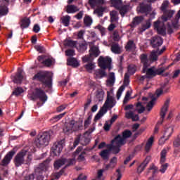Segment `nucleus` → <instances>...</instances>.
I'll return each mask as SVG.
<instances>
[{"label": "nucleus", "mask_w": 180, "mask_h": 180, "mask_svg": "<svg viewBox=\"0 0 180 180\" xmlns=\"http://www.w3.org/2000/svg\"><path fill=\"white\" fill-rule=\"evenodd\" d=\"M79 11V8L75 5L69 4L66 6L67 13H75V12H78Z\"/></svg>", "instance_id": "obj_31"}, {"label": "nucleus", "mask_w": 180, "mask_h": 180, "mask_svg": "<svg viewBox=\"0 0 180 180\" xmlns=\"http://www.w3.org/2000/svg\"><path fill=\"white\" fill-rule=\"evenodd\" d=\"M105 11H106V8L103 6H100L94 10V13L97 15L98 18H102V16H103V12H105Z\"/></svg>", "instance_id": "obj_36"}, {"label": "nucleus", "mask_w": 180, "mask_h": 180, "mask_svg": "<svg viewBox=\"0 0 180 180\" xmlns=\"http://www.w3.org/2000/svg\"><path fill=\"white\" fill-rule=\"evenodd\" d=\"M61 20H62L63 25H64L65 27H68L70 26V20H71V16L70 15L63 16L61 18Z\"/></svg>", "instance_id": "obj_43"}, {"label": "nucleus", "mask_w": 180, "mask_h": 180, "mask_svg": "<svg viewBox=\"0 0 180 180\" xmlns=\"http://www.w3.org/2000/svg\"><path fill=\"white\" fill-rule=\"evenodd\" d=\"M116 144V146H123L124 144V139L120 134L116 136L112 141L111 144Z\"/></svg>", "instance_id": "obj_25"}, {"label": "nucleus", "mask_w": 180, "mask_h": 180, "mask_svg": "<svg viewBox=\"0 0 180 180\" xmlns=\"http://www.w3.org/2000/svg\"><path fill=\"white\" fill-rule=\"evenodd\" d=\"M65 53L67 57H74V56H75V50L74 49H68Z\"/></svg>", "instance_id": "obj_56"}, {"label": "nucleus", "mask_w": 180, "mask_h": 180, "mask_svg": "<svg viewBox=\"0 0 180 180\" xmlns=\"http://www.w3.org/2000/svg\"><path fill=\"white\" fill-rule=\"evenodd\" d=\"M109 150L105 149L100 153V155L103 160H109Z\"/></svg>", "instance_id": "obj_46"}, {"label": "nucleus", "mask_w": 180, "mask_h": 180, "mask_svg": "<svg viewBox=\"0 0 180 180\" xmlns=\"http://www.w3.org/2000/svg\"><path fill=\"white\" fill-rule=\"evenodd\" d=\"M144 20V17L143 16H136L135 17L131 22V27H135V26H137L138 25H140V23H141V22H143Z\"/></svg>", "instance_id": "obj_32"}, {"label": "nucleus", "mask_w": 180, "mask_h": 180, "mask_svg": "<svg viewBox=\"0 0 180 180\" xmlns=\"http://www.w3.org/2000/svg\"><path fill=\"white\" fill-rule=\"evenodd\" d=\"M82 129V122L71 120L63 129L65 133H72V131H78Z\"/></svg>", "instance_id": "obj_7"}, {"label": "nucleus", "mask_w": 180, "mask_h": 180, "mask_svg": "<svg viewBox=\"0 0 180 180\" xmlns=\"http://www.w3.org/2000/svg\"><path fill=\"white\" fill-rule=\"evenodd\" d=\"M42 64H44L46 67H51V65L53 64V60L49 58L47 59H45L44 61H42Z\"/></svg>", "instance_id": "obj_57"}, {"label": "nucleus", "mask_w": 180, "mask_h": 180, "mask_svg": "<svg viewBox=\"0 0 180 180\" xmlns=\"http://www.w3.org/2000/svg\"><path fill=\"white\" fill-rule=\"evenodd\" d=\"M32 79L39 81L45 88H47L45 92H51V89H53V77L50 72L39 71L33 76Z\"/></svg>", "instance_id": "obj_2"}, {"label": "nucleus", "mask_w": 180, "mask_h": 180, "mask_svg": "<svg viewBox=\"0 0 180 180\" xmlns=\"http://www.w3.org/2000/svg\"><path fill=\"white\" fill-rule=\"evenodd\" d=\"M16 153H18V148L14 147L4 156V159L0 163V165H1V167H6V165H9L11 161H12V159Z\"/></svg>", "instance_id": "obj_11"}, {"label": "nucleus", "mask_w": 180, "mask_h": 180, "mask_svg": "<svg viewBox=\"0 0 180 180\" xmlns=\"http://www.w3.org/2000/svg\"><path fill=\"white\" fill-rule=\"evenodd\" d=\"M89 5H90L91 9H95L96 6H98L97 0H89Z\"/></svg>", "instance_id": "obj_61"}, {"label": "nucleus", "mask_w": 180, "mask_h": 180, "mask_svg": "<svg viewBox=\"0 0 180 180\" xmlns=\"http://www.w3.org/2000/svg\"><path fill=\"white\" fill-rule=\"evenodd\" d=\"M151 99L152 100L146 105L148 112H150L151 109L154 108V101H157V98H155L154 96H152Z\"/></svg>", "instance_id": "obj_42"}, {"label": "nucleus", "mask_w": 180, "mask_h": 180, "mask_svg": "<svg viewBox=\"0 0 180 180\" xmlns=\"http://www.w3.org/2000/svg\"><path fill=\"white\" fill-rule=\"evenodd\" d=\"M111 51H112L114 54H120V53H122V50L120 49V46H119V44L112 45Z\"/></svg>", "instance_id": "obj_44"}, {"label": "nucleus", "mask_w": 180, "mask_h": 180, "mask_svg": "<svg viewBox=\"0 0 180 180\" xmlns=\"http://www.w3.org/2000/svg\"><path fill=\"white\" fill-rule=\"evenodd\" d=\"M85 34V30H82L77 32V39L78 40H84V36Z\"/></svg>", "instance_id": "obj_59"}, {"label": "nucleus", "mask_w": 180, "mask_h": 180, "mask_svg": "<svg viewBox=\"0 0 180 180\" xmlns=\"http://www.w3.org/2000/svg\"><path fill=\"white\" fill-rule=\"evenodd\" d=\"M100 54L99 49L96 46L91 47L89 51V55L92 58L94 57H98Z\"/></svg>", "instance_id": "obj_35"}, {"label": "nucleus", "mask_w": 180, "mask_h": 180, "mask_svg": "<svg viewBox=\"0 0 180 180\" xmlns=\"http://www.w3.org/2000/svg\"><path fill=\"white\" fill-rule=\"evenodd\" d=\"M174 133V128L169 127L165 130L163 136L159 140V144H165L167 140L169 139V137L172 136Z\"/></svg>", "instance_id": "obj_14"}, {"label": "nucleus", "mask_w": 180, "mask_h": 180, "mask_svg": "<svg viewBox=\"0 0 180 180\" xmlns=\"http://www.w3.org/2000/svg\"><path fill=\"white\" fill-rule=\"evenodd\" d=\"M154 143V137L151 136L147 141L146 146H145V150L146 153H148L150 150L151 149V147H153V143Z\"/></svg>", "instance_id": "obj_39"}, {"label": "nucleus", "mask_w": 180, "mask_h": 180, "mask_svg": "<svg viewBox=\"0 0 180 180\" xmlns=\"http://www.w3.org/2000/svg\"><path fill=\"white\" fill-rule=\"evenodd\" d=\"M84 23L85 26H91L92 25V18L90 16H86L84 19Z\"/></svg>", "instance_id": "obj_54"}, {"label": "nucleus", "mask_w": 180, "mask_h": 180, "mask_svg": "<svg viewBox=\"0 0 180 180\" xmlns=\"http://www.w3.org/2000/svg\"><path fill=\"white\" fill-rule=\"evenodd\" d=\"M169 102H171V100H169V98H167L165 102L163 107L161 108V110H160V117L162 119L161 124H162V122H164L165 115H167V112H168V108L169 107Z\"/></svg>", "instance_id": "obj_18"}, {"label": "nucleus", "mask_w": 180, "mask_h": 180, "mask_svg": "<svg viewBox=\"0 0 180 180\" xmlns=\"http://www.w3.org/2000/svg\"><path fill=\"white\" fill-rule=\"evenodd\" d=\"M167 8H168V1H164L161 6V11L163 12V15L162 16L163 22L169 20L175 13L174 11L167 10Z\"/></svg>", "instance_id": "obj_9"}, {"label": "nucleus", "mask_w": 180, "mask_h": 180, "mask_svg": "<svg viewBox=\"0 0 180 180\" xmlns=\"http://www.w3.org/2000/svg\"><path fill=\"white\" fill-rule=\"evenodd\" d=\"M67 65L72 67L73 68H77L79 67V62H78L77 58L70 57L67 59Z\"/></svg>", "instance_id": "obj_23"}, {"label": "nucleus", "mask_w": 180, "mask_h": 180, "mask_svg": "<svg viewBox=\"0 0 180 180\" xmlns=\"http://www.w3.org/2000/svg\"><path fill=\"white\" fill-rule=\"evenodd\" d=\"M23 92L24 91L22 87H17L13 91L12 95H14L15 96H19V95L23 94Z\"/></svg>", "instance_id": "obj_50"}, {"label": "nucleus", "mask_w": 180, "mask_h": 180, "mask_svg": "<svg viewBox=\"0 0 180 180\" xmlns=\"http://www.w3.org/2000/svg\"><path fill=\"white\" fill-rule=\"evenodd\" d=\"M91 131H86L82 136H80V143L82 146H88L91 142Z\"/></svg>", "instance_id": "obj_17"}, {"label": "nucleus", "mask_w": 180, "mask_h": 180, "mask_svg": "<svg viewBox=\"0 0 180 180\" xmlns=\"http://www.w3.org/2000/svg\"><path fill=\"white\" fill-rule=\"evenodd\" d=\"M131 131L129 129H126L122 132V139H124V141L126 140V139H129V137H131Z\"/></svg>", "instance_id": "obj_47"}, {"label": "nucleus", "mask_w": 180, "mask_h": 180, "mask_svg": "<svg viewBox=\"0 0 180 180\" xmlns=\"http://www.w3.org/2000/svg\"><path fill=\"white\" fill-rule=\"evenodd\" d=\"M65 159H60L56 161H55L54 164H53V167L56 169H60V168H61V167H63V165H64L65 164Z\"/></svg>", "instance_id": "obj_37"}, {"label": "nucleus", "mask_w": 180, "mask_h": 180, "mask_svg": "<svg viewBox=\"0 0 180 180\" xmlns=\"http://www.w3.org/2000/svg\"><path fill=\"white\" fill-rule=\"evenodd\" d=\"M94 61V58H91V55L85 56L82 58V63L84 64H86L88 63H91Z\"/></svg>", "instance_id": "obj_52"}, {"label": "nucleus", "mask_w": 180, "mask_h": 180, "mask_svg": "<svg viewBox=\"0 0 180 180\" xmlns=\"http://www.w3.org/2000/svg\"><path fill=\"white\" fill-rule=\"evenodd\" d=\"M63 151V144L61 142H58V143H54L53 146L51 148V154L53 157H58L61 152Z\"/></svg>", "instance_id": "obj_13"}, {"label": "nucleus", "mask_w": 180, "mask_h": 180, "mask_svg": "<svg viewBox=\"0 0 180 180\" xmlns=\"http://www.w3.org/2000/svg\"><path fill=\"white\" fill-rule=\"evenodd\" d=\"M160 21H156L154 22V27L157 30L158 34H162V36H165V27L164 25L160 26Z\"/></svg>", "instance_id": "obj_22"}, {"label": "nucleus", "mask_w": 180, "mask_h": 180, "mask_svg": "<svg viewBox=\"0 0 180 180\" xmlns=\"http://www.w3.org/2000/svg\"><path fill=\"white\" fill-rule=\"evenodd\" d=\"M170 148H167V150L166 148H164L161 153H160V169H159V172H161V174H165V171L168 169L169 165L168 163H164L165 161H167V153H168V150Z\"/></svg>", "instance_id": "obj_8"}, {"label": "nucleus", "mask_w": 180, "mask_h": 180, "mask_svg": "<svg viewBox=\"0 0 180 180\" xmlns=\"http://www.w3.org/2000/svg\"><path fill=\"white\" fill-rule=\"evenodd\" d=\"M9 4V0H0V17L6 16L9 13V9L7 5Z\"/></svg>", "instance_id": "obj_15"}, {"label": "nucleus", "mask_w": 180, "mask_h": 180, "mask_svg": "<svg viewBox=\"0 0 180 180\" xmlns=\"http://www.w3.org/2000/svg\"><path fill=\"white\" fill-rule=\"evenodd\" d=\"M151 5L144 3H141L139 4V12H140V13H143L144 15H146V16H147V15L150 14V12H151Z\"/></svg>", "instance_id": "obj_16"}, {"label": "nucleus", "mask_w": 180, "mask_h": 180, "mask_svg": "<svg viewBox=\"0 0 180 180\" xmlns=\"http://www.w3.org/2000/svg\"><path fill=\"white\" fill-rule=\"evenodd\" d=\"M105 96V91L102 89H98L96 91V98L98 99L99 102H102L103 101V98Z\"/></svg>", "instance_id": "obj_34"}, {"label": "nucleus", "mask_w": 180, "mask_h": 180, "mask_svg": "<svg viewBox=\"0 0 180 180\" xmlns=\"http://www.w3.org/2000/svg\"><path fill=\"white\" fill-rule=\"evenodd\" d=\"M77 44L78 41H74L72 39H65L64 41V46H66V47H70L72 49H77Z\"/></svg>", "instance_id": "obj_27"}, {"label": "nucleus", "mask_w": 180, "mask_h": 180, "mask_svg": "<svg viewBox=\"0 0 180 180\" xmlns=\"http://www.w3.org/2000/svg\"><path fill=\"white\" fill-rule=\"evenodd\" d=\"M148 174L151 172L152 176L149 177L148 180H158L155 178V174H158V167L153 165L149 167Z\"/></svg>", "instance_id": "obj_24"}, {"label": "nucleus", "mask_w": 180, "mask_h": 180, "mask_svg": "<svg viewBox=\"0 0 180 180\" xmlns=\"http://www.w3.org/2000/svg\"><path fill=\"white\" fill-rule=\"evenodd\" d=\"M164 43V39L162 37L159 36L153 37L150 39V44L153 49H158V47H161L162 44Z\"/></svg>", "instance_id": "obj_12"}, {"label": "nucleus", "mask_w": 180, "mask_h": 180, "mask_svg": "<svg viewBox=\"0 0 180 180\" xmlns=\"http://www.w3.org/2000/svg\"><path fill=\"white\" fill-rule=\"evenodd\" d=\"M151 160V157L147 156L146 159L143 160L142 163H141L138 167H137V172L138 174H141L144 169H146V167L147 165H148V163L150 162V160Z\"/></svg>", "instance_id": "obj_21"}, {"label": "nucleus", "mask_w": 180, "mask_h": 180, "mask_svg": "<svg viewBox=\"0 0 180 180\" xmlns=\"http://www.w3.org/2000/svg\"><path fill=\"white\" fill-rule=\"evenodd\" d=\"M172 26L174 29H179V18L176 15L175 19L172 21Z\"/></svg>", "instance_id": "obj_45"}, {"label": "nucleus", "mask_w": 180, "mask_h": 180, "mask_svg": "<svg viewBox=\"0 0 180 180\" xmlns=\"http://www.w3.org/2000/svg\"><path fill=\"white\" fill-rule=\"evenodd\" d=\"M125 50L126 51H132V50H136V44H134V41L129 39L125 46Z\"/></svg>", "instance_id": "obj_29"}, {"label": "nucleus", "mask_w": 180, "mask_h": 180, "mask_svg": "<svg viewBox=\"0 0 180 180\" xmlns=\"http://www.w3.org/2000/svg\"><path fill=\"white\" fill-rule=\"evenodd\" d=\"M111 4L114 8L117 9L120 6H122L123 5V2L122 0H111Z\"/></svg>", "instance_id": "obj_48"}, {"label": "nucleus", "mask_w": 180, "mask_h": 180, "mask_svg": "<svg viewBox=\"0 0 180 180\" xmlns=\"http://www.w3.org/2000/svg\"><path fill=\"white\" fill-rule=\"evenodd\" d=\"M126 86L124 85H122L118 91H117V99H120V96H122V94H123V91H124Z\"/></svg>", "instance_id": "obj_55"}, {"label": "nucleus", "mask_w": 180, "mask_h": 180, "mask_svg": "<svg viewBox=\"0 0 180 180\" xmlns=\"http://www.w3.org/2000/svg\"><path fill=\"white\" fill-rule=\"evenodd\" d=\"M98 66L101 69H98V70L95 71V75L96 78H103L104 77H106L107 74L105 70L106 68H108V70H110L111 65H112V58L110 57H103L100 56L98 60Z\"/></svg>", "instance_id": "obj_3"}, {"label": "nucleus", "mask_w": 180, "mask_h": 180, "mask_svg": "<svg viewBox=\"0 0 180 180\" xmlns=\"http://www.w3.org/2000/svg\"><path fill=\"white\" fill-rule=\"evenodd\" d=\"M116 81V77H115V72H111L109 73L108 79H107V85L112 86L115 85V82Z\"/></svg>", "instance_id": "obj_28"}, {"label": "nucleus", "mask_w": 180, "mask_h": 180, "mask_svg": "<svg viewBox=\"0 0 180 180\" xmlns=\"http://www.w3.org/2000/svg\"><path fill=\"white\" fill-rule=\"evenodd\" d=\"M65 162H67V165L65 166V169L68 167H71V165H75V162H77V160H75V158H71V159H65Z\"/></svg>", "instance_id": "obj_51"}, {"label": "nucleus", "mask_w": 180, "mask_h": 180, "mask_svg": "<svg viewBox=\"0 0 180 180\" xmlns=\"http://www.w3.org/2000/svg\"><path fill=\"white\" fill-rule=\"evenodd\" d=\"M110 165L112 167V168H115L116 167V164H117V158L113 157L110 161Z\"/></svg>", "instance_id": "obj_63"}, {"label": "nucleus", "mask_w": 180, "mask_h": 180, "mask_svg": "<svg viewBox=\"0 0 180 180\" xmlns=\"http://www.w3.org/2000/svg\"><path fill=\"white\" fill-rule=\"evenodd\" d=\"M51 138L50 132H44L39 138L35 139L34 144L38 148H40L41 146H49Z\"/></svg>", "instance_id": "obj_6"}, {"label": "nucleus", "mask_w": 180, "mask_h": 180, "mask_svg": "<svg viewBox=\"0 0 180 180\" xmlns=\"http://www.w3.org/2000/svg\"><path fill=\"white\" fill-rule=\"evenodd\" d=\"M129 84H130V76L127 73H126L124 77V85L127 86Z\"/></svg>", "instance_id": "obj_60"}, {"label": "nucleus", "mask_w": 180, "mask_h": 180, "mask_svg": "<svg viewBox=\"0 0 180 180\" xmlns=\"http://www.w3.org/2000/svg\"><path fill=\"white\" fill-rule=\"evenodd\" d=\"M109 151H112V154H119V153H120V146H114L113 144H111L109 148Z\"/></svg>", "instance_id": "obj_41"}, {"label": "nucleus", "mask_w": 180, "mask_h": 180, "mask_svg": "<svg viewBox=\"0 0 180 180\" xmlns=\"http://www.w3.org/2000/svg\"><path fill=\"white\" fill-rule=\"evenodd\" d=\"M85 154H86V153H85V151H83L78 156L77 160H78L79 162H81L82 161H85Z\"/></svg>", "instance_id": "obj_62"}, {"label": "nucleus", "mask_w": 180, "mask_h": 180, "mask_svg": "<svg viewBox=\"0 0 180 180\" xmlns=\"http://www.w3.org/2000/svg\"><path fill=\"white\" fill-rule=\"evenodd\" d=\"M34 49L35 50H37V51H39V53H44V51H46V50L44 49V47L40 45H36L34 46Z\"/></svg>", "instance_id": "obj_64"}, {"label": "nucleus", "mask_w": 180, "mask_h": 180, "mask_svg": "<svg viewBox=\"0 0 180 180\" xmlns=\"http://www.w3.org/2000/svg\"><path fill=\"white\" fill-rule=\"evenodd\" d=\"M67 112H63L61 114H59L58 115H56L55 117H53V120H54V122H58V120H60V119H63V117H64V116H65Z\"/></svg>", "instance_id": "obj_58"}, {"label": "nucleus", "mask_w": 180, "mask_h": 180, "mask_svg": "<svg viewBox=\"0 0 180 180\" xmlns=\"http://www.w3.org/2000/svg\"><path fill=\"white\" fill-rule=\"evenodd\" d=\"M29 98L30 101H35L37 99H39L40 101H38L37 105L38 108H40L47 102L49 97L47 96V94H46V91H44L41 88H36L34 91L32 92V94L29 95Z\"/></svg>", "instance_id": "obj_4"}, {"label": "nucleus", "mask_w": 180, "mask_h": 180, "mask_svg": "<svg viewBox=\"0 0 180 180\" xmlns=\"http://www.w3.org/2000/svg\"><path fill=\"white\" fill-rule=\"evenodd\" d=\"M111 22H117V11H112L110 13Z\"/></svg>", "instance_id": "obj_49"}, {"label": "nucleus", "mask_w": 180, "mask_h": 180, "mask_svg": "<svg viewBox=\"0 0 180 180\" xmlns=\"http://www.w3.org/2000/svg\"><path fill=\"white\" fill-rule=\"evenodd\" d=\"M26 154H27V150H22L15 156L13 162L17 168L22 167V165L25 164V157H26Z\"/></svg>", "instance_id": "obj_10"}, {"label": "nucleus", "mask_w": 180, "mask_h": 180, "mask_svg": "<svg viewBox=\"0 0 180 180\" xmlns=\"http://www.w3.org/2000/svg\"><path fill=\"white\" fill-rule=\"evenodd\" d=\"M151 27V20H146V24L142 25V26L139 29V32L143 33V32H146L147 29H150Z\"/></svg>", "instance_id": "obj_38"}, {"label": "nucleus", "mask_w": 180, "mask_h": 180, "mask_svg": "<svg viewBox=\"0 0 180 180\" xmlns=\"http://www.w3.org/2000/svg\"><path fill=\"white\" fill-rule=\"evenodd\" d=\"M117 9L120 11L121 16L123 17V16H124V15H126V13H127V12H129V11H130V5L126 4V5L122 6V4Z\"/></svg>", "instance_id": "obj_26"}, {"label": "nucleus", "mask_w": 180, "mask_h": 180, "mask_svg": "<svg viewBox=\"0 0 180 180\" xmlns=\"http://www.w3.org/2000/svg\"><path fill=\"white\" fill-rule=\"evenodd\" d=\"M141 64H143V72L146 74L148 79H151L157 75H162L164 74L165 69L164 68H157L154 66L149 68L151 65V62L148 60V56L146 53H142L140 56Z\"/></svg>", "instance_id": "obj_1"}, {"label": "nucleus", "mask_w": 180, "mask_h": 180, "mask_svg": "<svg viewBox=\"0 0 180 180\" xmlns=\"http://www.w3.org/2000/svg\"><path fill=\"white\" fill-rule=\"evenodd\" d=\"M150 59L152 60H149L151 63H155L158 60V50H153L150 53Z\"/></svg>", "instance_id": "obj_40"}, {"label": "nucleus", "mask_w": 180, "mask_h": 180, "mask_svg": "<svg viewBox=\"0 0 180 180\" xmlns=\"http://www.w3.org/2000/svg\"><path fill=\"white\" fill-rule=\"evenodd\" d=\"M49 162H50V160L47 159L44 161V162L39 164V167L35 168V174H43V171H46V169H47Z\"/></svg>", "instance_id": "obj_19"}, {"label": "nucleus", "mask_w": 180, "mask_h": 180, "mask_svg": "<svg viewBox=\"0 0 180 180\" xmlns=\"http://www.w3.org/2000/svg\"><path fill=\"white\" fill-rule=\"evenodd\" d=\"M23 70L19 68L18 69V72L16 75L13 77V82L15 84H22V82L23 81Z\"/></svg>", "instance_id": "obj_20"}, {"label": "nucleus", "mask_w": 180, "mask_h": 180, "mask_svg": "<svg viewBox=\"0 0 180 180\" xmlns=\"http://www.w3.org/2000/svg\"><path fill=\"white\" fill-rule=\"evenodd\" d=\"M115 105H116V103L115 102V98H113V96L108 94L107 99L104 103V106L101 108L98 112L96 115L94 122L96 123V122H98V120H99L101 117H102L104 115L107 113L108 109H109V108L112 109V108H113Z\"/></svg>", "instance_id": "obj_5"}, {"label": "nucleus", "mask_w": 180, "mask_h": 180, "mask_svg": "<svg viewBox=\"0 0 180 180\" xmlns=\"http://www.w3.org/2000/svg\"><path fill=\"white\" fill-rule=\"evenodd\" d=\"M30 26V18H24L21 19L20 21V27L21 29H27Z\"/></svg>", "instance_id": "obj_30"}, {"label": "nucleus", "mask_w": 180, "mask_h": 180, "mask_svg": "<svg viewBox=\"0 0 180 180\" xmlns=\"http://www.w3.org/2000/svg\"><path fill=\"white\" fill-rule=\"evenodd\" d=\"M165 86H167V84H164L161 86L160 89H158L156 90V95L158 98L159 96H161L162 95V93L164 92V89H165Z\"/></svg>", "instance_id": "obj_53"}, {"label": "nucleus", "mask_w": 180, "mask_h": 180, "mask_svg": "<svg viewBox=\"0 0 180 180\" xmlns=\"http://www.w3.org/2000/svg\"><path fill=\"white\" fill-rule=\"evenodd\" d=\"M95 67L96 66L95 65V63L94 62V60H92L91 62H89L84 65V68L87 72H92L93 70H95Z\"/></svg>", "instance_id": "obj_33"}]
</instances>
